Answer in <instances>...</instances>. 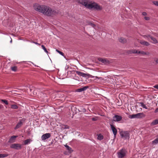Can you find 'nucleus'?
<instances>
[{"label": "nucleus", "instance_id": "52", "mask_svg": "<svg viewBox=\"0 0 158 158\" xmlns=\"http://www.w3.org/2000/svg\"><path fill=\"white\" fill-rule=\"evenodd\" d=\"M12 39H11V40H10V43H12Z\"/></svg>", "mask_w": 158, "mask_h": 158}, {"label": "nucleus", "instance_id": "13", "mask_svg": "<svg viewBox=\"0 0 158 158\" xmlns=\"http://www.w3.org/2000/svg\"><path fill=\"white\" fill-rule=\"evenodd\" d=\"M51 134L50 133H46L42 135L41 139L42 140H44L49 138Z\"/></svg>", "mask_w": 158, "mask_h": 158}, {"label": "nucleus", "instance_id": "31", "mask_svg": "<svg viewBox=\"0 0 158 158\" xmlns=\"http://www.w3.org/2000/svg\"><path fill=\"white\" fill-rule=\"evenodd\" d=\"M88 25L91 26L92 27H94L95 26V25L93 23L89 22L88 23Z\"/></svg>", "mask_w": 158, "mask_h": 158}, {"label": "nucleus", "instance_id": "2", "mask_svg": "<svg viewBox=\"0 0 158 158\" xmlns=\"http://www.w3.org/2000/svg\"><path fill=\"white\" fill-rule=\"evenodd\" d=\"M94 77V76L90 75L89 74H85L80 72V81L83 82L84 80H85V78H93Z\"/></svg>", "mask_w": 158, "mask_h": 158}, {"label": "nucleus", "instance_id": "17", "mask_svg": "<svg viewBox=\"0 0 158 158\" xmlns=\"http://www.w3.org/2000/svg\"><path fill=\"white\" fill-rule=\"evenodd\" d=\"M89 88V87L88 86H81L80 87V92L84 91Z\"/></svg>", "mask_w": 158, "mask_h": 158}, {"label": "nucleus", "instance_id": "11", "mask_svg": "<svg viewBox=\"0 0 158 158\" xmlns=\"http://www.w3.org/2000/svg\"><path fill=\"white\" fill-rule=\"evenodd\" d=\"M98 60L101 62L102 63L106 64H109V61L106 59H103L102 58H99L98 59Z\"/></svg>", "mask_w": 158, "mask_h": 158}, {"label": "nucleus", "instance_id": "41", "mask_svg": "<svg viewBox=\"0 0 158 158\" xmlns=\"http://www.w3.org/2000/svg\"><path fill=\"white\" fill-rule=\"evenodd\" d=\"M142 14L144 16H146L147 15V13L145 12H143L142 13Z\"/></svg>", "mask_w": 158, "mask_h": 158}, {"label": "nucleus", "instance_id": "47", "mask_svg": "<svg viewBox=\"0 0 158 158\" xmlns=\"http://www.w3.org/2000/svg\"><path fill=\"white\" fill-rule=\"evenodd\" d=\"M3 107V106L2 105H0V109H2Z\"/></svg>", "mask_w": 158, "mask_h": 158}, {"label": "nucleus", "instance_id": "45", "mask_svg": "<svg viewBox=\"0 0 158 158\" xmlns=\"http://www.w3.org/2000/svg\"><path fill=\"white\" fill-rule=\"evenodd\" d=\"M92 120L93 121H95L96 120V118H92Z\"/></svg>", "mask_w": 158, "mask_h": 158}, {"label": "nucleus", "instance_id": "27", "mask_svg": "<svg viewBox=\"0 0 158 158\" xmlns=\"http://www.w3.org/2000/svg\"><path fill=\"white\" fill-rule=\"evenodd\" d=\"M139 103H140L141 104V106L143 108H144L146 109H148L147 107L145 104H144L142 102H140Z\"/></svg>", "mask_w": 158, "mask_h": 158}, {"label": "nucleus", "instance_id": "19", "mask_svg": "<svg viewBox=\"0 0 158 158\" xmlns=\"http://www.w3.org/2000/svg\"><path fill=\"white\" fill-rule=\"evenodd\" d=\"M138 54H141L142 55H149V52H145L143 51H138Z\"/></svg>", "mask_w": 158, "mask_h": 158}, {"label": "nucleus", "instance_id": "30", "mask_svg": "<svg viewBox=\"0 0 158 158\" xmlns=\"http://www.w3.org/2000/svg\"><path fill=\"white\" fill-rule=\"evenodd\" d=\"M8 156L7 154H0V158H4Z\"/></svg>", "mask_w": 158, "mask_h": 158}, {"label": "nucleus", "instance_id": "1", "mask_svg": "<svg viewBox=\"0 0 158 158\" xmlns=\"http://www.w3.org/2000/svg\"><path fill=\"white\" fill-rule=\"evenodd\" d=\"M35 10L41 13L44 15L52 17L57 14L56 11L52 9L50 7L46 5H40L35 4L34 5Z\"/></svg>", "mask_w": 158, "mask_h": 158}, {"label": "nucleus", "instance_id": "23", "mask_svg": "<svg viewBox=\"0 0 158 158\" xmlns=\"http://www.w3.org/2000/svg\"><path fill=\"white\" fill-rule=\"evenodd\" d=\"M143 37L145 39H147L148 40H149V38L151 39V37L152 36H151L150 35H144L143 36Z\"/></svg>", "mask_w": 158, "mask_h": 158}, {"label": "nucleus", "instance_id": "16", "mask_svg": "<svg viewBox=\"0 0 158 158\" xmlns=\"http://www.w3.org/2000/svg\"><path fill=\"white\" fill-rule=\"evenodd\" d=\"M139 43L143 45L148 46L150 45V44L148 42L143 40H141L139 42Z\"/></svg>", "mask_w": 158, "mask_h": 158}, {"label": "nucleus", "instance_id": "15", "mask_svg": "<svg viewBox=\"0 0 158 158\" xmlns=\"http://www.w3.org/2000/svg\"><path fill=\"white\" fill-rule=\"evenodd\" d=\"M18 137L16 135H13L10 138L9 142L10 143H13L15 141V139Z\"/></svg>", "mask_w": 158, "mask_h": 158}, {"label": "nucleus", "instance_id": "25", "mask_svg": "<svg viewBox=\"0 0 158 158\" xmlns=\"http://www.w3.org/2000/svg\"><path fill=\"white\" fill-rule=\"evenodd\" d=\"M98 139L100 140H102L103 139V136L101 134H99L98 136Z\"/></svg>", "mask_w": 158, "mask_h": 158}, {"label": "nucleus", "instance_id": "18", "mask_svg": "<svg viewBox=\"0 0 158 158\" xmlns=\"http://www.w3.org/2000/svg\"><path fill=\"white\" fill-rule=\"evenodd\" d=\"M32 140L31 139H28L26 140H25L24 141V145H27L30 143Z\"/></svg>", "mask_w": 158, "mask_h": 158}, {"label": "nucleus", "instance_id": "51", "mask_svg": "<svg viewBox=\"0 0 158 158\" xmlns=\"http://www.w3.org/2000/svg\"><path fill=\"white\" fill-rule=\"evenodd\" d=\"M95 77L96 78H98V79H100V78H102L101 77Z\"/></svg>", "mask_w": 158, "mask_h": 158}, {"label": "nucleus", "instance_id": "38", "mask_svg": "<svg viewBox=\"0 0 158 158\" xmlns=\"http://www.w3.org/2000/svg\"><path fill=\"white\" fill-rule=\"evenodd\" d=\"M132 50H128L127 52L129 54H131V53H133L132 52Z\"/></svg>", "mask_w": 158, "mask_h": 158}, {"label": "nucleus", "instance_id": "8", "mask_svg": "<svg viewBox=\"0 0 158 158\" xmlns=\"http://www.w3.org/2000/svg\"><path fill=\"white\" fill-rule=\"evenodd\" d=\"M10 147L16 150L20 149L21 148V145L19 143H14L10 145Z\"/></svg>", "mask_w": 158, "mask_h": 158}, {"label": "nucleus", "instance_id": "39", "mask_svg": "<svg viewBox=\"0 0 158 158\" xmlns=\"http://www.w3.org/2000/svg\"><path fill=\"white\" fill-rule=\"evenodd\" d=\"M64 129H69V127L68 126H67V125H65L64 126Z\"/></svg>", "mask_w": 158, "mask_h": 158}, {"label": "nucleus", "instance_id": "29", "mask_svg": "<svg viewBox=\"0 0 158 158\" xmlns=\"http://www.w3.org/2000/svg\"><path fill=\"white\" fill-rule=\"evenodd\" d=\"M11 107L12 108L14 109H17L18 108V106L15 104L11 105Z\"/></svg>", "mask_w": 158, "mask_h": 158}, {"label": "nucleus", "instance_id": "50", "mask_svg": "<svg viewBox=\"0 0 158 158\" xmlns=\"http://www.w3.org/2000/svg\"><path fill=\"white\" fill-rule=\"evenodd\" d=\"M83 83H84V84H85V82H82H82H81V83H79V84H80V86H81V84H83Z\"/></svg>", "mask_w": 158, "mask_h": 158}, {"label": "nucleus", "instance_id": "40", "mask_svg": "<svg viewBox=\"0 0 158 158\" xmlns=\"http://www.w3.org/2000/svg\"><path fill=\"white\" fill-rule=\"evenodd\" d=\"M79 79V78L78 77L75 76L74 77V79L78 81Z\"/></svg>", "mask_w": 158, "mask_h": 158}, {"label": "nucleus", "instance_id": "24", "mask_svg": "<svg viewBox=\"0 0 158 158\" xmlns=\"http://www.w3.org/2000/svg\"><path fill=\"white\" fill-rule=\"evenodd\" d=\"M11 69L12 71L14 72H16L17 70V67L16 66L11 67Z\"/></svg>", "mask_w": 158, "mask_h": 158}, {"label": "nucleus", "instance_id": "37", "mask_svg": "<svg viewBox=\"0 0 158 158\" xmlns=\"http://www.w3.org/2000/svg\"><path fill=\"white\" fill-rule=\"evenodd\" d=\"M82 109V110L81 111H80H80H82V112H85L86 111V110L85 108H81V110Z\"/></svg>", "mask_w": 158, "mask_h": 158}, {"label": "nucleus", "instance_id": "32", "mask_svg": "<svg viewBox=\"0 0 158 158\" xmlns=\"http://www.w3.org/2000/svg\"><path fill=\"white\" fill-rule=\"evenodd\" d=\"M1 100L2 102L4 103L6 105H7L8 104V102L6 100L2 99Z\"/></svg>", "mask_w": 158, "mask_h": 158}, {"label": "nucleus", "instance_id": "3", "mask_svg": "<svg viewBox=\"0 0 158 158\" xmlns=\"http://www.w3.org/2000/svg\"><path fill=\"white\" fill-rule=\"evenodd\" d=\"M89 6V9H92L94 8L97 10H101L102 9V8L98 3L95 2H92L91 1L90 5Z\"/></svg>", "mask_w": 158, "mask_h": 158}, {"label": "nucleus", "instance_id": "33", "mask_svg": "<svg viewBox=\"0 0 158 158\" xmlns=\"http://www.w3.org/2000/svg\"><path fill=\"white\" fill-rule=\"evenodd\" d=\"M56 51L58 53H59L62 56H64V53L58 50V49H56Z\"/></svg>", "mask_w": 158, "mask_h": 158}, {"label": "nucleus", "instance_id": "4", "mask_svg": "<svg viewBox=\"0 0 158 158\" xmlns=\"http://www.w3.org/2000/svg\"><path fill=\"white\" fill-rule=\"evenodd\" d=\"M120 134L122 138H123L124 139H129L130 138V134L128 131H121L120 132Z\"/></svg>", "mask_w": 158, "mask_h": 158}, {"label": "nucleus", "instance_id": "28", "mask_svg": "<svg viewBox=\"0 0 158 158\" xmlns=\"http://www.w3.org/2000/svg\"><path fill=\"white\" fill-rule=\"evenodd\" d=\"M41 48L44 50V51L45 52H46L47 54L48 53V51L47 50L46 48L44 45H42Z\"/></svg>", "mask_w": 158, "mask_h": 158}, {"label": "nucleus", "instance_id": "34", "mask_svg": "<svg viewBox=\"0 0 158 158\" xmlns=\"http://www.w3.org/2000/svg\"><path fill=\"white\" fill-rule=\"evenodd\" d=\"M153 3L155 5L158 6V1H154L153 2Z\"/></svg>", "mask_w": 158, "mask_h": 158}, {"label": "nucleus", "instance_id": "22", "mask_svg": "<svg viewBox=\"0 0 158 158\" xmlns=\"http://www.w3.org/2000/svg\"><path fill=\"white\" fill-rule=\"evenodd\" d=\"M158 124V119L153 121L151 123L152 125H155Z\"/></svg>", "mask_w": 158, "mask_h": 158}, {"label": "nucleus", "instance_id": "43", "mask_svg": "<svg viewBox=\"0 0 158 158\" xmlns=\"http://www.w3.org/2000/svg\"><path fill=\"white\" fill-rule=\"evenodd\" d=\"M158 112V108H157L155 111V113H157Z\"/></svg>", "mask_w": 158, "mask_h": 158}, {"label": "nucleus", "instance_id": "36", "mask_svg": "<svg viewBox=\"0 0 158 158\" xmlns=\"http://www.w3.org/2000/svg\"><path fill=\"white\" fill-rule=\"evenodd\" d=\"M144 19L146 20H148L150 19V18L149 17L145 16L144 17Z\"/></svg>", "mask_w": 158, "mask_h": 158}, {"label": "nucleus", "instance_id": "35", "mask_svg": "<svg viewBox=\"0 0 158 158\" xmlns=\"http://www.w3.org/2000/svg\"><path fill=\"white\" fill-rule=\"evenodd\" d=\"M132 52L133 53H138V51L135 49L132 50Z\"/></svg>", "mask_w": 158, "mask_h": 158}, {"label": "nucleus", "instance_id": "46", "mask_svg": "<svg viewBox=\"0 0 158 158\" xmlns=\"http://www.w3.org/2000/svg\"><path fill=\"white\" fill-rule=\"evenodd\" d=\"M76 73L78 75H79V71H76Z\"/></svg>", "mask_w": 158, "mask_h": 158}, {"label": "nucleus", "instance_id": "48", "mask_svg": "<svg viewBox=\"0 0 158 158\" xmlns=\"http://www.w3.org/2000/svg\"><path fill=\"white\" fill-rule=\"evenodd\" d=\"M76 92H79V89H77L76 90Z\"/></svg>", "mask_w": 158, "mask_h": 158}, {"label": "nucleus", "instance_id": "6", "mask_svg": "<svg viewBox=\"0 0 158 158\" xmlns=\"http://www.w3.org/2000/svg\"><path fill=\"white\" fill-rule=\"evenodd\" d=\"M126 154V151L124 149H122L117 152L118 158H123L125 157Z\"/></svg>", "mask_w": 158, "mask_h": 158}, {"label": "nucleus", "instance_id": "21", "mask_svg": "<svg viewBox=\"0 0 158 158\" xmlns=\"http://www.w3.org/2000/svg\"><path fill=\"white\" fill-rule=\"evenodd\" d=\"M64 146L66 147V149L70 152H72V148L70 147L69 146L67 145H64Z\"/></svg>", "mask_w": 158, "mask_h": 158}, {"label": "nucleus", "instance_id": "49", "mask_svg": "<svg viewBox=\"0 0 158 158\" xmlns=\"http://www.w3.org/2000/svg\"><path fill=\"white\" fill-rule=\"evenodd\" d=\"M156 63H158V58L156 60Z\"/></svg>", "mask_w": 158, "mask_h": 158}, {"label": "nucleus", "instance_id": "10", "mask_svg": "<svg viewBox=\"0 0 158 158\" xmlns=\"http://www.w3.org/2000/svg\"><path fill=\"white\" fill-rule=\"evenodd\" d=\"M110 126L111 130L114 135V137L115 138L116 137V135L117 132V130L114 126L113 124H110Z\"/></svg>", "mask_w": 158, "mask_h": 158}, {"label": "nucleus", "instance_id": "12", "mask_svg": "<svg viewBox=\"0 0 158 158\" xmlns=\"http://www.w3.org/2000/svg\"><path fill=\"white\" fill-rule=\"evenodd\" d=\"M113 120L114 121L118 122L121 121L122 119V117L120 115H115L113 117Z\"/></svg>", "mask_w": 158, "mask_h": 158}, {"label": "nucleus", "instance_id": "53", "mask_svg": "<svg viewBox=\"0 0 158 158\" xmlns=\"http://www.w3.org/2000/svg\"><path fill=\"white\" fill-rule=\"evenodd\" d=\"M73 109H74L75 107H74V108H73H73H72V110H73Z\"/></svg>", "mask_w": 158, "mask_h": 158}, {"label": "nucleus", "instance_id": "42", "mask_svg": "<svg viewBox=\"0 0 158 158\" xmlns=\"http://www.w3.org/2000/svg\"><path fill=\"white\" fill-rule=\"evenodd\" d=\"M154 87L156 89H158V85H156L154 86Z\"/></svg>", "mask_w": 158, "mask_h": 158}, {"label": "nucleus", "instance_id": "26", "mask_svg": "<svg viewBox=\"0 0 158 158\" xmlns=\"http://www.w3.org/2000/svg\"><path fill=\"white\" fill-rule=\"evenodd\" d=\"M152 144H156L158 143V136L157 138L152 142Z\"/></svg>", "mask_w": 158, "mask_h": 158}, {"label": "nucleus", "instance_id": "5", "mask_svg": "<svg viewBox=\"0 0 158 158\" xmlns=\"http://www.w3.org/2000/svg\"><path fill=\"white\" fill-rule=\"evenodd\" d=\"M91 1L89 0H80V4L84 6L85 7L89 9Z\"/></svg>", "mask_w": 158, "mask_h": 158}, {"label": "nucleus", "instance_id": "14", "mask_svg": "<svg viewBox=\"0 0 158 158\" xmlns=\"http://www.w3.org/2000/svg\"><path fill=\"white\" fill-rule=\"evenodd\" d=\"M119 42L123 44H125L126 43L128 40V39H126L124 38L123 37H121L118 39Z\"/></svg>", "mask_w": 158, "mask_h": 158}, {"label": "nucleus", "instance_id": "7", "mask_svg": "<svg viewBox=\"0 0 158 158\" xmlns=\"http://www.w3.org/2000/svg\"><path fill=\"white\" fill-rule=\"evenodd\" d=\"M144 117V114L142 113H138L135 114H133L129 116V118H141Z\"/></svg>", "mask_w": 158, "mask_h": 158}, {"label": "nucleus", "instance_id": "9", "mask_svg": "<svg viewBox=\"0 0 158 158\" xmlns=\"http://www.w3.org/2000/svg\"><path fill=\"white\" fill-rule=\"evenodd\" d=\"M25 119L24 118L19 120V122L17 124L15 128V129H17L20 127L23 124V123L25 122Z\"/></svg>", "mask_w": 158, "mask_h": 158}, {"label": "nucleus", "instance_id": "20", "mask_svg": "<svg viewBox=\"0 0 158 158\" xmlns=\"http://www.w3.org/2000/svg\"><path fill=\"white\" fill-rule=\"evenodd\" d=\"M151 39L152 40V43L156 44L158 43V41L155 38L152 37H151Z\"/></svg>", "mask_w": 158, "mask_h": 158}, {"label": "nucleus", "instance_id": "44", "mask_svg": "<svg viewBox=\"0 0 158 158\" xmlns=\"http://www.w3.org/2000/svg\"><path fill=\"white\" fill-rule=\"evenodd\" d=\"M34 43L35 44H37V45H40V44L36 42H34Z\"/></svg>", "mask_w": 158, "mask_h": 158}]
</instances>
